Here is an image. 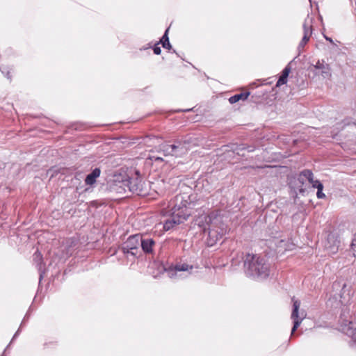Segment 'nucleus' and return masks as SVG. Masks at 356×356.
Here are the masks:
<instances>
[{
    "label": "nucleus",
    "mask_w": 356,
    "mask_h": 356,
    "mask_svg": "<svg viewBox=\"0 0 356 356\" xmlns=\"http://www.w3.org/2000/svg\"><path fill=\"white\" fill-rule=\"evenodd\" d=\"M340 246V241L338 236L334 233L328 234L326 241L325 242V248L327 250L328 254H336Z\"/></svg>",
    "instance_id": "nucleus-7"
},
{
    "label": "nucleus",
    "mask_w": 356,
    "mask_h": 356,
    "mask_svg": "<svg viewBox=\"0 0 356 356\" xmlns=\"http://www.w3.org/2000/svg\"><path fill=\"white\" fill-rule=\"evenodd\" d=\"M350 250L352 252L353 256L356 257V233L353 235Z\"/></svg>",
    "instance_id": "nucleus-21"
},
{
    "label": "nucleus",
    "mask_w": 356,
    "mask_h": 356,
    "mask_svg": "<svg viewBox=\"0 0 356 356\" xmlns=\"http://www.w3.org/2000/svg\"><path fill=\"white\" fill-rule=\"evenodd\" d=\"M6 77H7L8 79H10V73H9V72H8V73L6 74Z\"/></svg>",
    "instance_id": "nucleus-32"
},
{
    "label": "nucleus",
    "mask_w": 356,
    "mask_h": 356,
    "mask_svg": "<svg viewBox=\"0 0 356 356\" xmlns=\"http://www.w3.org/2000/svg\"><path fill=\"white\" fill-rule=\"evenodd\" d=\"M341 329L344 334L351 338V346H356V323L352 321L343 323Z\"/></svg>",
    "instance_id": "nucleus-9"
},
{
    "label": "nucleus",
    "mask_w": 356,
    "mask_h": 356,
    "mask_svg": "<svg viewBox=\"0 0 356 356\" xmlns=\"http://www.w3.org/2000/svg\"><path fill=\"white\" fill-rule=\"evenodd\" d=\"M248 151L249 152L254 151V147H248Z\"/></svg>",
    "instance_id": "nucleus-30"
},
{
    "label": "nucleus",
    "mask_w": 356,
    "mask_h": 356,
    "mask_svg": "<svg viewBox=\"0 0 356 356\" xmlns=\"http://www.w3.org/2000/svg\"><path fill=\"white\" fill-rule=\"evenodd\" d=\"M159 149L160 152L163 153L164 156H175L172 149H171V145L167 143L161 144L159 146Z\"/></svg>",
    "instance_id": "nucleus-18"
},
{
    "label": "nucleus",
    "mask_w": 356,
    "mask_h": 356,
    "mask_svg": "<svg viewBox=\"0 0 356 356\" xmlns=\"http://www.w3.org/2000/svg\"><path fill=\"white\" fill-rule=\"evenodd\" d=\"M33 256H34V260L35 262H38V266H39V270H40L41 264L42 261V256L41 253L38 251H36L34 253Z\"/></svg>",
    "instance_id": "nucleus-22"
},
{
    "label": "nucleus",
    "mask_w": 356,
    "mask_h": 356,
    "mask_svg": "<svg viewBox=\"0 0 356 356\" xmlns=\"http://www.w3.org/2000/svg\"><path fill=\"white\" fill-rule=\"evenodd\" d=\"M286 81H287V77L280 76L277 83H276V86L279 87L282 85H284V84L286 83Z\"/></svg>",
    "instance_id": "nucleus-23"
},
{
    "label": "nucleus",
    "mask_w": 356,
    "mask_h": 356,
    "mask_svg": "<svg viewBox=\"0 0 356 356\" xmlns=\"http://www.w3.org/2000/svg\"><path fill=\"white\" fill-rule=\"evenodd\" d=\"M353 293L352 286L344 283L340 293L341 302H348L350 300Z\"/></svg>",
    "instance_id": "nucleus-14"
},
{
    "label": "nucleus",
    "mask_w": 356,
    "mask_h": 356,
    "mask_svg": "<svg viewBox=\"0 0 356 356\" xmlns=\"http://www.w3.org/2000/svg\"><path fill=\"white\" fill-rule=\"evenodd\" d=\"M189 196L186 194L177 195L169 202L166 215L168 218L164 220L163 229L168 231L175 225L183 223L191 216L189 206L191 203L188 201Z\"/></svg>",
    "instance_id": "nucleus-1"
},
{
    "label": "nucleus",
    "mask_w": 356,
    "mask_h": 356,
    "mask_svg": "<svg viewBox=\"0 0 356 356\" xmlns=\"http://www.w3.org/2000/svg\"><path fill=\"white\" fill-rule=\"evenodd\" d=\"M140 234L130 236L120 247V250L124 254H131L136 257L139 252Z\"/></svg>",
    "instance_id": "nucleus-4"
},
{
    "label": "nucleus",
    "mask_w": 356,
    "mask_h": 356,
    "mask_svg": "<svg viewBox=\"0 0 356 356\" xmlns=\"http://www.w3.org/2000/svg\"><path fill=\"white\" fill-rule=\"evenodd\" d=\"M189 143L190 140L186 137L175 140L174 143L170 145L175 156L181 155L186 152L188 150L187 145H188Z\"/></svg>",
    "instance_id": "nucleus-8"
},
{
    "label": "nucleus",
    "mask_w": 356,
    "mask_h": 356,
    "mask_svg": "<svg viewBox=\"0 0 356 356\" xmlns=\"http://www.w3.org/2000/svg\"><path fill=\"white\" fill-rule=\"evenodd\" d=\"M101 173L99 168H95L90 174H88L85 179L87 185H92L96 182V179L99 177Z\"/></svg>",
    "instance_id": "nucleus-16"
},
{
    "label": "nucleus",
    "mask_w": 356,
    "mask_h": 356,
    "mask_svg": "<svg viewBox=\"0 0 356 356\" xmlns=\"http://www.w3.org/2000/svg\"><path fill=\"white\" fill-rule=\"evenodd\" d=\"M325 38L326 40L329 41L330 42L333 43V40H332V38L327 37V36H325Z\"/></svg>",
    "instance_id": "nucleus-29"
},
{
    "label": "nucleus",
    "mask_w": 356,
    "mask_h": 356,
    "mask_svg": "<svg viewBox=\"0 0 356 356\" xmlns=\"http://www.w3.org/2000/svg\"><path fill=\"white\" fill-rule=\"evenodd\" d=\"M159 44V43H157L156 44H155V46L153 48L154 53L156 55L161 54V48L158 46Z\"/></svg>",
    "instance_id": "nucleus-25"
},
{
    "label": "nucleus",
    "mask_w": 356,
    "mask_h": 356,
    "mask_svg": "<svg viewBox=\"0 0 356 356\" xmlns=\"http://www.w3.org/2000/svg\"><path fill=\"white\" fill-rule=\"evenodd\" d=\"M155 245L156 242L153 238L148 236L140 235V246L145 254L152 253Z\"/></svg>",
    "instance_id": "nucleus-11"
},
{
    "label": "nucleus",
    "mask_w": 356,
    "mask_h": 356,
    "mask_svg": "<svg viewBox=\"0 0 356 356\" xmlns=\"http://www.w3.org/2000/svg\"><path fill=\"white\" fill-rule=\"evenodd\" d=\"M243 267L248 277L264 280L269 275V265L257 254L247 253L243 258Z\"/></svg>",
    "instance_id": "nucleus-3"
},
{
    "label": "nucleus",
    "mask_w": 356,
    "mask_h": 356,
    "mask_svg": "<svg viewBox=\"0 0 356 356\" xmlns=\"http://www.w3.org/2000/svg\"><path fill=\"white\" fill-rule=\"evenodd\" d=\"M316 196L319 199H323L325 197V195L323 193V191H317Z\"/></svg>",
    "instance_id": "nucleus-26"
},
{
    "label": "nucleus",
    "mask_w": 356,
    "mask_h": 356,
    "mask_svg": "<svg viewBox=\"0 0 356 356\" xmlns=\"http://www.w3.org/2000/svg\"><path fill=\"white\" fill-rule=\"evenodd\" d=\"M321 181L318 180H312V182H310V184L312 185V187L314 188V185H317L318 184H320Z\"/></svg>",
    "instance_id": "nucleus-28"
},
{
    "label": "nucleus",
    "mask_w": 356,
    "mask_h": 356,
    "mask_svg": "<svg viewBox=\"0 0 356 356\" xmlns=\"http://www.w3.org/2000/svg\"><path fill=\"white\" fill-rule=\"evenodd\" d=\"M19 330H18L16 332V333L15 334V335H14V337H13V339L17 337V334H18V333H19Z\"/></svg>",
    "instance_id": "nucleus-31"
},
{
    "label": "nucleus",
    "mask_w": 356,
    "mask_h": 356,
    "mask_svg": "<svg viewBox=\"0 0 356 356\" xmlns=\"http://www.w3.org/2000/svg\"><path fill=\"white\" fill-rule=\"evenodd\" d=\"M156 159V160H161V158H159V157H157Z\"/></svg>",
    "instance_id": "nucleus-34"
},
{
    "label": "nucleus",
    "mask_w": 356,
    "mask_h": 356,
    "mask_svg": "<svg viewBox=\"0 0 356 356\" xmlns=\"http://www.w3.org/2000/svg\"><path fill=\"white\" fill-rule=\"evenodd\" d=\"M300 176L305 177L309 181V183L312 182V180L314 179V175L312 172L309 170H303L301 172Z\"/></svg>",
    "instance_id": "nucleus-20"
},
{
    "label": "nucleus",
    "mask_w": 356,
    "mask_h": 356,
    "mask_svg": "<svg viewBox=\"0 0 356 356\" xmlns=\"http://www.w3.org/2000/svg\"><path fill=\"white\" fill-rule=\"evenodd\" d=\"M168 31L169 29H167L162 36L159 43L162 44V47L165 49H170L172 48V45L170 43L169 38H168Z\"/></svg>",
    "instance_id": "nucleus-19"
},
{
    "label": "nucleus",
    "mask_w": 356,
    "mask_h": 356,
    "mask_svg": "<svg viewBox=\"0 0 356 356\" xmlns=\"http://www.w3.org/2000/svg\"><path fill=\"white\" fill-rule=\"evenodd\" d=\"M314 67L316 70H319V72L324 77H327L331 75L330 66L328 64L325 63L324 60H318L314 65Z\"/></svg>",
    "instance_id": "nucleus-15"
},
{
    "label": "nucleus",
    "mask_w": 356,
    "mask_h": 356,
    "mask_svg": "<svg viewBox=\"0 0 356 356\" xmlns=\"http://www.w3.org/2000/svg\"><path fill=\"white\" fill-rule=\"evenodd\" d=\"M314 188H317V191H323V185L321 182L320 184H318L317 185H314Z\"/></svg>",
    "instance_id": "nucleus-27"
},
{
    "label": "nucleus",
    "mask_w": 356,
    "mask_h": 356,
    "mask_svg": "<svg viewBox=\"0 0 356 356\" xmlns=\"http://www.w3.org/2000/svg\"><path fill=\"white\" fill-rule=\"evenodd\" d=\"M195 224L204 233H207L209 245H213L227 232V226L223 223L220 216L214 212L209 215H202L196 218Z\"/></svg>",
    "instance_id": "nucleus-2"
},
{
    "label": "nucleus",
    "mask_w": 356,
    "mask_h": 356,
    "mask_svg": "<svg viewBox=\"0 0 356 356\" xmlns=\"http://www.w3.org/2000/svg\"><path fill=\"white\" fill-rule=\"evenodd\" d=\"M249 95H250L249 92L236 94V95H234V96H232L229 99V102L231 104H234V103H236L237 102H238L239 100H245L248 97Z\"/></svg>",
    "instance_id": "nucleus-17"
},
{
    "label": "nucleus",
    "mask_w": 356,
    "mask_h": 356,
    "mask_svg": "<svg viewBox=\"0 0 356 356\" xmlns=\"http://www.w3.org/2000/svg\"><path fill=\"white\" fill-rule=\"evenodd\" d=\"M290 64L287 65L285 68L283 70L282 75V76L288 77L289 74L291 72V67L289 66Z\"/></svg>",
    "instance_id": "nucleus-24"
},
{
    "label": "nucleus",
    "mask_w": 356,
    "mask_h": 356,
    "mask_svg": "<svg viewBox=\"0 0 356 356\" xmlns=\"http://www.w3.org/2000/svg\"><path fill=\"white\" fill-rule=\"evenodd\" d=\"M42 278V274L40 273V280H41Z\"/></svg>",
    "instance_id": "nucleus-33"
},
{
    "label": "nucleus",
    "mask_w": 356,
    "mask_h": 356,
    "mask_svg": "<svg viewBox=\"0 0 356 356\" xmlns=\"http://www.w3.org/2000/svg\"><path fill=\"white\" fill-rule=\"evenodd\" d=\"M193 268V266L188 265V264H177L175 266L169 268L167 270L168 275L170 278L177 277L178 273L181 271H189Z\"/></svg>",
    "instance_id": "nucleus-12"
},
{
    "label": "nucleus",
    "mask_w": 356,
    "mask_h": 356,
    "mask_svg": "<svg viewBox=\"0 0 356 356\" xmlns=\"http://www.w3.org/2000/svg\"><path fill=\"white\" fill-rule=\"evenodd\" d=\"M136 175H138V173L137 172ZM125 183L127 185L128 191L141 196L147 194V191L143 188L142 180L138 176L135 177H127L125 178Z\"/></svg>",
    "instance_id": "nucleus-5"
},
{
    "label": "nucleus",
    "mask_w": 356,
    "mask_h": 356,
    "mask_svg": "<svg viewBox=\"0 0 356 356\" xmlns=\"http://www.w3.org/2000/svg\"><path fill=\"white\" fill-rule=\"evenodd\" d=\"M312 18L307 17L305 19V22L302 25L303 28V37L300 42L298 49V51H300L303 49L305 44L309 40V38L312 34Z\"/></svg>",
    "instance_id": "nucleus-6"
},
{
    "label": "nucleus",
    "mask_w": 356,
    "mask_h": 356,
    "mask_svg": "<svg viewBox=\"0 0 356 356\" xmlns=\"http://www.w3.org/2000/svg\"><path fill=\"white\" fill-rule=\"evenodd\" d=\"M110 187L112 191L120 194H123L128 191L127 185L125 183V179H122V180H119L118 179H114Z\"/></svg>",
    "instance_id": "nucleus-13"
},
{
    "label": "nucleus",
    "mask_w": 356,
    "mask_h": 356,
    "mask_svg": "<svg viewBox=\"0 0 356 356\" xmlns=\"http://www.w3.org/2000/svg\"><path fill=\"white\" fill-rule=\"evenodd\" d=\"M300 306V302L299 300H294L293 305V311L291 313V318L293 320V326L291 330V335L293 334L295 331L298 329L304 317L299 316V308Z\"/></svg>",
    "instance_id": "nucleus-10"
}]
</instances>
